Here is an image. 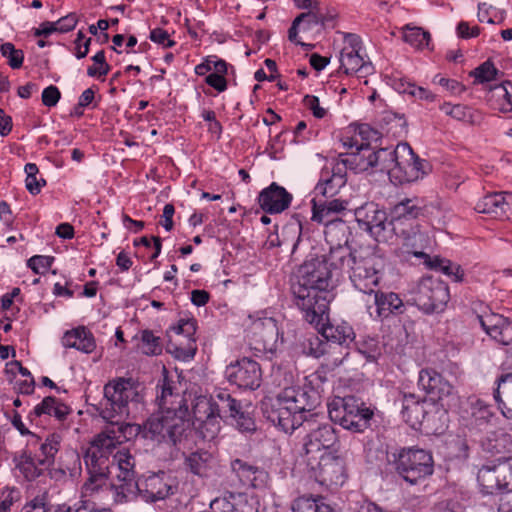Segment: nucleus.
Returning <instances> with one entry per match:
<instances>
[{
  "label": "nucleus",
  "mask_w": 512,
  "mask_h": 512,
  "mask_svg": "<svg viewBox=\"0 0 512 512\" xmlns=\"http://www.w3.org/2000/svg\"><path fill=\"white\" fill-rule=\"evenodd\" d=\"M68 413V406L59 402L55 397L47 396L29 413L28 419L31 424L39 425L42 417L53 416L57 420L62 421Z\"/></svg>",
  "instance_id": "c85d7f7f"
},
{
  "label": "nucleus",
  "mask_w": 512,
  "mask_h": 512,
  "mask_svg": "<svg viewBox=\"0 0 512 512\" xmlns=\"http://www.w3.org/2000/svg\"><path fill=\"white\" fill-rule=\"evenodd\" d=\"M423 212L422 201L417 198H403L390 211L392 225L418 218Z\"/></svg>",
  "instance_id": "f704fd0d"
},
{
  "label": "nucleus",
  "mask_w": 512,
  "mask_h": 512,
  "mask_svg": "<svg viewBox=\"0 0 512 512\" xmlns=\"http://www.w3.org/2000/svg\"><path fill=\"white\" fill-rule=\"evenodd\" d=\"M320 8L303 12L296 17V23L304 25V29H312L314 26L320 25Z\"/></svg>",
  "instance_id": "052dcab7"
},
{
  "label": "nucleus",
  "mask_w": 512,
  "mask_h": 512,
  "mask_svg": "<svg viewBox=\"0 0 512 512\" xmlns=\"http://www.w3.org/2000/svg\"><path fill=\"white\" fill-rule=\"evenodd\" d=\"M62 344L66 348H74L86 354L92 353L96 348L94 335L84 326L67 331L62 338Z\"/></svg>",
  "instance_id": "7c9ffc66"
},
{
  "label": "nucleus",
  "mask_w": 512,
  "mask_h": 512,
  "mask_svg": "<svg viewBox=\"0 0 512 512\" xmlns=\"http://www.w3.org/2000/svg\"><path fill=\"white\" fill-rule=\"evenodd\" d=\"M403 420L413 429H420L425 417V400H420L414 394H404L400 400Z\"/></svg>",
  "instance_id": "c756f323"
},
{
  "label": "nucleus",
  "mask_w": 512,
  "mask_h": 512,
  "mask_svg": "<svg viewBox=\"0 0 512 512\" xmlns=\"http://www.w3.org/2000/svg\"><path fill=\"white\" fill-rule=\"evenodd\" d=\"M427 265L431 269L441 271L445 275L451 277L454 282L460 283L464 281L465 272L463 268L459 264L448 259L435 257L432 260H429Z\"/></svg>",
  "instance_id": "79ce46f5"
},
{
  "label": "nucleus",
  "mask_w": 512,
  "mask_h": 512,
  "mask_svg": "<svg viewBox=\"0 0 512 512\" xmlns=\"http://www.w3.org/2000/svg\"><path fill=\"white\" fill-rule=\"evenodd\" d=\"M475 210L478 213L491 214L495 218L512 220V193H488L479 199Z\"/></svg>",
  "instance_id": "4be33fe9"
},
{
  "label": "nucleus",
  "mask_w": 512,
  "mask_h": 512,
  "mask_svg": "<svg viewBox=\"0 0 512 512\" xmlns=\"http://www.w3.org/2000/svg\"><path fill=\"white\" fill-rule=\"evenodd\" d=\"M292 199V194L284 187L276 182H272L259 193L258 203L266 213L277 214L286 210L290 206Z\"/></svg>",
  "instance_id": "5701e85b"
},
{
  "label": "nucleus",
  "mask_w": 512,
  "mask_h": 512,
  "mask_svg": "<svg viewBox=\"0 0 512 512\" xmlns=\"http://www.w3.org/2000/svg\"><path fill=\"white\" fill-rule=\"evenodd\" d=\"M177 489L175 479L164 471H160L138 479L137 489L133 491V499L140 496L145 502L155 503L174 495Z\"/></svg>",
  "instance_id": "2eb2a0df"
},
{
  "label": "nucleus",
  "mask_w": 512,
  "mask_h": 512,
  "mask_svg": "<svg viewBox=\"0 0 512 512\" xmlns=\"http://www.w3.org/2000/svg\"><path fill=\"white\" fill-rule=\"evenodd\" d=\"M493 397L502 415L512 420V373L502 374L497 379Z\"/></svg>",
  "instance_id": "72a5a7b5"
},
{
  "label": "nucleus",
  "mask_w": 512,
  "mask_h": 512,
  "mask_svg": "<svg viewBox=\"0 0 512 512\" xmlns=\"http://www.w3.org/2000/svg\"><path fill=\"white\" fill-rule=\"evenodd\" d=\"M173 330L187 339L186 356L193 358L196 354L197 347L195 344L194 334L196 332V321L193 318H182Z\"/></svg>",
  "instance_id": "37998d69"
},
{
  "label": "nucleus",
  "mask_w": 512,
  "mask_h": 512,
  "mask_svg": "<svg viewBox=\"0 0 512 512\" xmlns=\"http://www.w3.org/2000/svg\"><path fill=\"white\" fill-rule=\"evenodd\" d=\"M500 492H512V460L499 462Z\"/></svg>",
  "instance_id": "5fc2aeb1"
},
{
  "label": "nucleus",
  "mask_w": 512,
  "mask_h": 512,
  "mask_svg": "<svg viewBox=\"0 0 512 512\" xmlns=\"http://www.w3.org/2000/svg\"><path fill=\"white\" fill-rule=\"evenodd\" d=\"M139 388L140 385L132 378L122 377L113 379L104 386V399L97 410L108 424L102 432L113 431L115 448L123 440H130L139 434L147 438L144 424L141 426L123 421L130 415L132 409L138 408L143 400ZM148 439L151 438L148 437Z\"/></svg>",
  "instance_id": "7ed1b4c3"
},
{
  "label": "nucleus",
  "mask_w": 512,
  "mask_h": 512,
  "mask_svg": "<svg viewBox=\"0 0 512 512\" xmlns=\"http://www.w3.org/2000/svg\"><path fill=\"white\" fill-rule=\"evenodd\" d=\"M303 101L305 106L312 111L314 117L321 119L326 115V110L320 106L318 97L306 95Z\"/></svg>",
  "instance_id": "338daca9"
},
{
  "label": "nucleus",
  "mask_w": 512,
  "mask_h": 512,
  "mask_svg": "<svg viewBox=\"0 0 512 512\" xmlns=\"http://www.w3.org/2000/svg\"><path fill=\"white\" fill-rule=\"evenodd\" d=\"M347 182L346 167L336 161L332 168L325 167L321 171L320 179L314 188L316 196H323L332 198L339 193L340 189L345 186Z\"/></svg>",
  "instance_id": "aec40b11"
},
{
  "label": "nucleus",
  "mask_w": 512,
  "mask_h": 512,
  "mask_svg": "<svg viewBox=\"0 0 512 512\" xmlns=\"http://www.w3.org/2000/svg\"><path fill=\"white\" fill-rule=\"evenodd\" d=\"M224 512H256L253 503L245 493H229L223 499H215L212 503Z\"/></svg>",
  "instance_id": "4c0bfd02"
},
{
  "label": "nucleus",
  "mask_w": 512,
  "mask_h": 512,
  "mask_svg": "<svg viewBox=\"0 0 512 512\" xmlns=\"http://www.w3.org/2000/svg\"><path fill=\"white\" fill-rule=\"evenodd\" d=\"M227 380L244 390H256L262 382V370L258 362L243 357L229 364L225 370Z\"/></svg>",
  "instance_id": "f3484780"
},
{
  "label": "nucleus",
  "mask_w": 512,
  "mask_h": 512,
  "mask_svg": "<svg viewBox=\"0 0 512 512\" xmlns=\"http://www.w3.org/2000/svg\"><path fill=\"white\" fill-rule=\"evenodd\" d=\"M493 318L496 320L493 324H488L486 320L480 318L483 329L492 339L500 344L505 346L512 344V323L499 317Z\"/></svg>",
  "instance_id": "58836bf2"
},
{
  "label": "nucleus",
  "mask_w": 512,
  "mask_h": 512,
  "mask_svg": "<svg viewBox=\"0 0 512 512\" xmlns=\"http://www.w3.org/2000/svg\"><path fill=\"white\" fill-rule=\"evenodd\" d=\"M356 221L359 225L373 235L376 240L385 238L387 228L392 226V222H388L387 214L384 210L379 209L374 202H368L354 210Z\"/></svg>",
  "instance_id": "a211bd4d"
},
{
  "label": "nucleus",
  "mask_w": 512,
  "mask_h": 512,
  "mask_svg": "<svg viewBox=\"0 0 512 512\" xmlns=\"http://www.w3.org/2000/svg\"><path fill=\"white\" fill-rule=\"evenodd\" d=\"M451 117L469 124H476L481 120V114L478 111L462 104L454 105V109L451 111Z\"/></svg>",
  "instance_id": "8fccbe9b"
},
{
  "label": "nucleus",
  "mask_w": 512,
  "mask_h": 512,
  "mask_svg": "<svg viewBox=\"0 0 512 512\" xmlns=\"http://www.w3.org/2000/svg\"><path fill=\"white\" fill-rule=\"evenodd\" d=\"M53 261H54V257L35 255V256H32L30 259H28L27 266L35 274H44L50 269Z\"/></svg>",
  "instance_id": "4d7b16f0"
},
{
  "label": "nucleus",
  "mask_w": 512,
  "mask_h": 512,
  "mask_svg": "<svg viewBox=\"0 0 512 512\" xmlns=\"http://www.w3.org/2000/svg\"><path fill=\"white\" fill-rule=\"evenodd\" d=\"M330 268L333 269L328 255L323 259L312 258L300 265L291 279L293 302L307 323H320L329 310Z\"/></svg>",
  "instance_id": "f03ea898"
},
{
  "label": "nucleus",
  "mask_w": 512,
  "mask_h": 512,
  "mask_svg": "<svg viewBox=\"0 0 512 512\" xmlns=\"http://www.w3.org/2000/svg\"><path fill=\"white\" fill-rule=\"evenodd\" d=\"M61 98V92L58 87L50 85L46 87L42 92V103L47 107H54L57 105Z\"/></svg>",
  "instance_id": "680f3d73"
},
{
  "label": "nucleus",
  "mask_w": 512,
  "mask_h": 512,
  "mask_svg": "<svg viewBox=\"0 0 512 512\" xmlns=\"http://www.w3.org/2000/svg\"><path fill=\"white\" fill-rule=\"evenodd\" d=\"M250 318L252 319L249 328L251 349L259 353L274 354L279 343L283 341L277 321L268 316L265 311L257 313L255 318L252 316Z\"/></svg>",
  "instance_id": "ddd939ff"
},
{
  "label": "nucleus",
  "mask_w": 512,
  "mask_h": 512,
  "mask_svg": "<svg viewBox=\"0 0 512 512\" xmlns=\"http://www.w3.org/2000/svg\"><path fill=\"white\" fill-rule=\"evenodd\" d=\"M21 512H59L57 505H50L45 495H39L33 498L22 508Z\"/></svg>",
  "instance_id": "864d4df0"
},
{
  "label": "nucleus",
  "mask_w": 512,
  "mask_h": 512,
  "mask_svg": "<svg viewBox=\"0 0 512 512\" xmlns=\"http://www.w3.org/2000/svg\"><path fill=\"white\" fill-rule=\"evenodd\" d=\"M496 74L497 69L490 61L484 62L474 71L475 78L481 83L493 80Z\"/></svg>",
  "instance_id": "bf43d9fd"
},
{
  "label": "nucleus",
  "mask_w": 512,
  "mask_h": 512,
  "mask_svg": "<svg viewBox=\"0 0 512 512\" xmlns=\"http://www.w3.org/2000/svg\"><path fill=\"white\" fill-rule=\"evenodd\" d=\"M78 22V18L75 13H69L68 15L60 18L58 21H56V24L58 25V32L59 33H67L72 31Z\"/></svg>",
  "instance_id": "774afa93"
},
{
  "label": "nucleus",
  "mask_w": 512,
  "mask_h": 512,
  "mask_svg": "<svg viewBox=\"0 0 512 512\" xmlns=\"http://www.w3.org/2000/svg\"><path fill=\"white\" fill-rule=\"evenodd\" d=\"M311 478L322 486H341L347 479L346 461L337 452H324L305 460Z\"/></svg>",
  "instance_id": "9b49d317"
},
{
  "label": "nucleus",
  "mask_w": 512,
  "mask_h": 512,
  "mask_svg": "<svg viewBox=\"0 0 512 512\" xmlns=\"http://www.w3.org/2000/svg\"><path fill=\"white\" fill-rule=\"evenodd\" d=\"M48 467L41 466L38 463L37 456L34 454H25L23 460L19 464L20 471L27 480H34L39 477Z\"/></svg>",
  "instance_id": "49530a36"
},
{
  "label": "nucleus",
  "mask_w": 512,
  "mask_h": 512,
  "mask_svg": "<svg viewBox=\"0 0 512 512\" xmlns=\"http://www.w3.org/2000/svg\"><path fill=\"white\" fill-rule=\"evenodd\" d=\"M489 101L491 105L500 112H512V83L504 81L494 86L491 91Z\"/></svg>",
  "instance_id": "ea45409f"
},
{
  "label": "nucleus",
  "mask_w": 512,
  "mask_h": 512,
  "mask_svg": "<svg viewBox=\"0 0 512 512\" xmlns=\"http://www.w3.org/2000/svg\"><path fill=\"white\" fill-rule=\"evenodd\" d=\"M115 449L113 431L101 432L90 443L83 456L89 475L84 484L86 492L93 493L106 483L110 467L113 465L112 458Z\"/></svg>",
  "instance_id": "6e6552de"
},
{
  "label": "nucleus",
  "mask_w": 512,
  "mask_h": 512,
  "mask_svg": "<svg viewBox=\"0 0 512 512\" xmlns=\"http://www.w3.org/2000/svg\"><path fill=\"white\" fill-rule=\"evenodd\" d=\"M226 73H211L205 78V82L213 87L218 92H223L227 89V81L224 77Z\"/></svg>",
  "instance_id": "69168bd1"
},
{
  "label": "nucleus",
  "mask_w": 512,
  "mask_h": 512,
  "mask_svg": "<svg viewBox=\"0 0 512 512\" xmlns=\"http://www.w3.org/2000/svg\"><path fill=\"white\" fill-rule=\"evenodd\" d=\"M237 414L234 413L231 418V423L241 432H253L256 429L255 422L250 414L242 409V405L237 409Z\"/></svg>",
  "instance_id": "603ef678"
},
{
  "label": "nucleus",
  "mask_w": 512,
  "mask_h": 512,
  "mask_svg": "<svg viewBox=\"0 0 512 512\" xmlns=\"http://www.w3.org/2000/svg\"><path fill=\"white\" fill-rule=\"evenodd\" d=\"M312 220L324 225L341 221L339 215L347 210L349 202L341 199L317 200L312 199Z\"/></svg>",
  "instance_id": "b1692460"
},
{
  "label": "nucleus",
  "mask_w": 512,
  "mask_h": 512,
  "mask_svg": "<svg viewBox=\"0 0 512 512\" xmlns=\"http://www.w3.org/2000/svg\"><path fill=\"white\" fill-rule=\"evenodd\" d=\"M113 465H116L118 473L116 477L119 484L115 485L116 494L121 501L133 499V491L137 489V472L135 471V457L126 449L113 453Z\"/></svg>",
  "instance_id": "dca6fc26"
},
{
  "label": "nucleus",
  "mask_w": 512,
  "mask_h": 512,
  "mask_svg": "<svg viewBox=\"0 0 512 512\" xmlns=\"http://www.w3.org/2000/svg\"><path fill=\"white\" fill-rule=\"evenodd\" d=\"M317 418L310 417L305 423L309 430L303 438L305 460L318 457L324 452H331L330 449L338 442L334 427L328 422H318Z\"/></svg>",
  "instance_id": "4468645a"
},
{
  "label": "nucleus",
  "mask_w": 512,
  "mask_h": 512,
  "mask_svg": "<svg viewBox=\"0 0 512 512\" xmlns=\"http://www.w3.org/2000/svg\"><path fill=\"white\" fill-rule=\"evenodd\" d=\"M25 173H26V188L32 195H37L40 193L41 188L46 185V180L43 178H37V174L39 169L34 163H27L25 165Z\"/></svg>",
  "instance_id": "09e8293b"
},
{
  "label": "nucleus",
  "mask_w": 512,
  "mask_h": 512,
  "mask_svg": "<svg viewBox=\"0 0 512 512\" xmlns=\"http://www.w3.org/2000/svg\"><path fill=\"white\" fill-rule=\"evenodd\" d=\"M402 37L406 43L416 49L428 48L431 40V36L428 31H425L420 27H410L409 25L403 29Z\"/></svg>",
  "instance_id": "c03bdc74"
},
{
  "label": "nucleus",
  "mask_w": 512,
  "mask_h": 512,
  "mask_svg": "<svg viewBox=\"0 0 512 512\" xmlns=\"http://www.w3.org/2000/svg\"><path fill=\"white\" fill-rule=\"evenodd\" d=\"M331 421L353 432H363L368 428L373 411L355 396L335 397L328 404Z\"/></svg>",
  "instance_id": "9d476101"
},
{
  "label": "nucleus",
  "mask_w": 512,
  "mask_h": 512,
  "mask_svg": "<svg viewBox=\"0 0 512 512\" xmlns=\"http://www.w3.org/2000/svg\"><path fill=\"white\" fill-rule=\"evenodd\" d=\"M149 38L154 43L160 44L163 47H172L175 45V42L170 39L168 32L162 28L151 30Z\"/></svg>",
  "instance_id": "e2e57ef3"
},
{
  "label": "nucleus",
  "mask_w": 512,
  "mask_h": 512,
  "mask_svg": "<svg viewBox=\"0 0 512 512\" xmlns=\"http://www.w3.org/2000/svg\"><path fill=\"white\" fill-rule=\"evenodd\" d=\"M396 474L410 485L430 477L434 472L431 451L418 447H403L391 454L389 460Z\"/></svg>",
  "instance_id": "1a4fd4ad"
},
{
  "label": "nucleus",
  "mask_w": 512,
  "mask_h": 512,
  "mask_svg": "<svg viewBox=\"0 0 512 512\" xmlns=\"http://www.w3.org/2000/svg\"><path fill=\"white\" fill-rule=\"evenodd\" d=\"M370 133L376 134V132L371 130L368 126H362L359 130V134L357 136L347 138L343 142V145L348 150H350V152L354 151V149H355V151H358V148L360 146H365L366 144L369 143V142H366L365 140H366V135H368Z\"/></svg>",
  "instance_id": "13d9d810"
},
{
  "label": "nucleus",
  "mask_w": 512,
  "mask_h": 512,
  "mask_svg": "<svg viewBox=\"0 0 512 512\" xmlns=\"http://www.w3.org/2000/svg\"><path fill=\"white\" fill-rule=\"evenodd\" d=\"M241 403L225 389L215 391L209 398L199 397L192 408L193 417L200 423V428L208 434L205 438H214L220 430L219 420H228L238 412Z\"/></svg>",
  "instance_id": "0eeeda50"
},
{
  "label": "nucleus",
  "mask_w": 512,
  "mask_h": 512,
  "mask_svg": "<svg viewBox=\"0 0 512 512\" xmlns=\"http://www.w3.org/2000/svg\"><path fill=\"white\" fill-rule=\"evenodd\" d=\"M328 263L335 270L348 273L353 287L365 294H372L380 280L381 259L365 250H352L350 246H332L328 253Z\"/></svg>",
  "instance_id": "39448f33"
},
{
  "label": "nucleus",
  "mask_w": 512,
  "mask_h": 512,
  "mask_svg": "<svg viewBox=\"0 0 512 512\" xmlns=\"http://www.w3.org/2000/svg\"><path fill=\"white\" fill-rule=\"evenodd\" d=\"M61 436L53 433L47 436L45 441L40 444L39 452L35 453L38 463L44 467H50L54 463V458L59 451Z\"/></svg>",
  "instance_id": "a19ab883"
},
{
  "label": "nucleus",
  "mask_w": 512,
  "mask_h": 512,
  "mask_svg": "<svg viewBox=\"0 0 512 512\" xmlns=\"http://www.w3.org/2000/svg\"><path fill=\"white\" fill-rule=\"evenodd\" d=\"M231 469L238 476L239 480L247 486L256 488L263 483L267 474L263 469L251 465L241 459H235L231 462Z\"/></svg>",
  "instance_id": "c9c22d12"
},
{
  "label": "nucleus",
  "mask_w": 512,
  "mask_h": 512,
  "mask_svg": "<svg viewBox=\"0 0 512 512\" xmlns=\"http://www.w3.org/2000/svg\"><path fill=\"white\" fill-rule=\"evenodd\" d=\"M141 351L145 355H160L162 353V342L151 330L141 332Z\"/></svg>",
  "instance_id": "de8ad7c7"
},
{
  "label": "nucleus",
  "mask_w": 512,
  "mask_h": 512,
  "mask_svg": "<svg viewBox=\"0 0 512 512\" xmlns=\"http://www.w3.org/2000/svg\"><path fill=\"white\" fill-rule=\"evenodd\" d=\"M309 324L314 326L325 339L339 345L348 346L355 338L353 328L349 324L345 322L337 325L328 323V310L325 311L320 323Z\"/></svg>",
  "instance_id": "bb28decb"
},
{
  "label": "nucleus",
  "mask_w": 512,
  "mask_h": 512,
  "mask_svg": "<svg viewBox=\"0 0 512 512\" xmlns=\"http://www.w3.org/2000/svg\"><path fill=\"white\" fill-rule=\"evenodd\" d=\"M20 492L16 488L8 489L0 498V512H10L11 506L19 499Z\"/></svg>",
  "instance_id": "0e129e2a"
},
{
  "label": "nucleus",
  "mask_w": 512,
  "mask_h": 512,
  "mask_svg": "<svg viewBox=\"0 0 512 512\" xmlns=\"http://www.w3.org/2000/svg\"><path fill=\"white\" fill-rule=\"evenodd\" d=\"M215 456L204 449H199L189 454H184V467L193 475L206 478L216 469Z\"/></svg>",
  "instance_id": "cd10ccee"
},
{
  "label": "nucleus",
  "mask_w": 512,
  "mask_h": 512,
  "mask_svg": "<svg viewBox=\"0 0 512 512\" xmlns=\"http://www.w3.org/2000/svg\"><path fill=\"white\" fill-rule=\"evenodd\" d=\"M324 498L321 496H300L292 503L293 512H320L324 506Z\"/></svg>",
  "instance_id": "a18cd8bd"
},
{
  "label": "nucleus",
  "mask_w": 512,
  "mask_h": 512,
  "mask_svg": "<svg viewBox=\"0 0 512 512\" xmlns=\"http://www.w3.org/2000/svg\"><path fill=\"white\" fill-rule=\"evenodd\" d=\"M499 462L489 461L482 465L477 472V481L481 491L487 495L500 493Z\"/></svg>",
  "instance_id": "e433bc0d"
},
{
  "label": "nucleus",
  "mask_w": 512,
  "mask_h": 512,
  "mask_svg": "<svg viewBox=\"0 0 512 512\" xmlns=\"http://www.w3.org/2000/svg\"><path fill=\"white\" fill-rule=\"evenodd\" d=\"M337 161L346 167V171L350 169L355 173H360L370 169L373 170L372 148L370 147V143L365 146H360L358 151L340 154V159Z\"/></svg>",
  "instance_id": "2f4dec72"
},
{
  "label": "nucleus",
  "mask_w": 512,
  "mask_h": 512,
  "mask_svg": "<svg viewBox=\"0 0 512 512\" xmlns=\"http://www.w3.org/2000/svg\"><path fill=\"white\" fill-rule=\"evenodd\" d=\"M320 404V396L311 387L290 386L284 388L267 411V418L286 433H292L305 425Z\"/></svg>",
  "instance_id": "20e7f679"
},
{
  "label": "nucleus",
  "mask_w": 512,
  "mask_h": 512,
  "mask_svg": "<svg viewBox=\"0 0 512 512\" xmlns=\"http://www.w3.org/2000/svg\"><path fill=\"white\" fill-rule=\"evenodd\" d=\"M373 294L375 309L374 312L369 311V313L374 319L382 321L392 315L397 316L404 313L405 304L398 294L375 290Z\"/></svg>",
  "instance_id": "393cba45"
},
{
  "label": "nucleus",
  "mask_w": 512,
  "mask_h": 512,
  "mask_svg": "<svg viewBox=\"0 0 512 512\" xmlns=\"http://www.w3.org/2000/svg\"><path fill=\"white\" fill-rule=\"evenodd\" d=\"M450 299L449 288L439 278L425 276L412 291L411 300L424 313L442 312Z\"/></svg>",
  "instance_id": "f8f14e48"
},
{
  "label": "nucleus",
  "mask_w": 512,
  "mask_h": 512,
  "mask_svg": "<svg viewBox=\"0 0 512 512\" xmlns=\"http://www.w3.org/2000/svg\"><path fill=\"white\" fill-rule=\"evenodd\" d=\"M401 235L403 237V248L406 253L425 259V263L431 260L428 254L424 252L430 243L426 233L421 232L417 228H411L410 231L403 230Z\"/></svg>",
  "instance_id": "473e14b6"
},
{
  "label": "nucleus",
  "mask_w": 512,
  "mask_h": 512,
  "mask_svg": "<svg viewBox=\"0 0 512 512\" xmlns=\"http://www.w3.org/2000/svg\"><path fill=\"white\" fill-rule=\"evenodd\" d=\"M418 386L433 402H440L454 395V387L440 373L431 368L419 372Z\"/></svg>",
  "instance_id": "6ab92c4d"
},
{
  "label": "nucleus",
  "mask_w": 512,
  "mask_h": 512,
  "mask_svg": "<svg viewBox=\"0 0 512 512\" xmlns=\"http://www.w3.org/2000/svg\"><path fill=\"white\" fill-rule=\"evenodd\" d=\"M1 53L8 59V64L12 69H19L23 65L24 53L10 43H4L0 46Z\"/></svg>",
  "instance_id": "3c124183"
},
{
  "label": "nucleus",
  "mask_w": 512,
  "mask_h": 512,
  "mask_svg": "<svg viewBox=\"0 0 512 512\" xmlns=\"http://www.w3.org/2000/svg\"><path fill=\"white\" fill-rule=\"evenodd\" d=\"M346 41L349 47H344L340 53V68L345 74L351 73L369 74L373 70L370 62H365L359 54L360 39L355 34H347Z\"/></svg>",
  "instance_id": "412c9836"
},
{
  "label": "nucleus",
  "mask_w": 512,
  "mask_h": 512,
  "mask_svg": "<svg viewBox=\"0 0 512 512\" xmlns=\"http://www.w3.org/2000/svg\"><path fill=\"white\" fill-rule=\"evenodd\" d=\"M472 416L476 422L482 424L490 422L494 413L492 412L490 405L486 404L481 399H476L472 402Z\"/></svg>",
  "instance_id": "6e6d98bb"
},
{
  "label": "nucleus",
  "mask_w": 512,
  "mask_h": 512,
  "mask_svg": "<svg viewBox=\"0 0 512 512\" xmlns=\"http://www.w3.org/2000/svg\"><path fill=\"white\" fill-rule=\"evenodd\" d=\"M372 159L374 171L387 173L391 181L399 184L416 180L423 169V161L407 143L395 148H372Z\"/></svg>",
  "instance_id": "423d86ee"
},
{
  "label": "nucleus",
  "mask_w": 512,
  "mask_h": 512,
  "mask_svg": "<svg viewBox=\"0 0 512 512\" xmlns=\"http://www.w3.org/2000/svg\"><path fill=\"white\" fill-rule=\"evenodd\" d=\"M156 389L159 411L145 421V435L159 443L170 444L178 450L184 449L194 431L187 418L189 406L181 395L180 383L173 380L164 368Z\"/></svg>",
  "instance_id": "f257e3e1"
},
{
  "label": "nucleus",
  "mask_w": 512,
  "mask_h": 512,
  "mask_svg": "<svg viewBox=\"0 0 512 512\" xmlns=\"http://www.w3.org/2000/svg\"><path fill=\"white\" fill-rule=\"evenodd\" d=\"M483 451L495 457L493 461L502 462L512 460V436L502 431L489 433L481 440Z\"/></svg>",
  "instance_id": "a878e982"
}]
</instances>
